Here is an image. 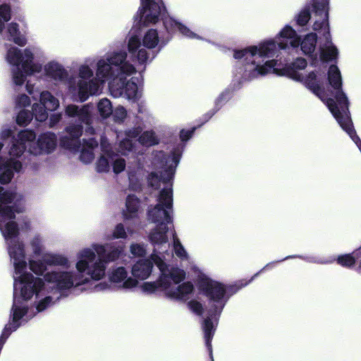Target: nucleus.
Returning <instances> with one entry per match:
<instances>
[{
    "label": "nucleus",
    "mask_w": 361,
    "mask_h": 361,
    "mask_svg": "<svg viewBox=\"0 0 361 361\" xmlns=\"http://www.w3.org/2000/svg\"><path fill=\"white\" fill-rule=\"evenodd\" d=\"M125 50L109 51L95 61L94 71L90 60H86L78 69V80L68 79V72L62 63L51 60L43 66V75L54 83L67 82L68 89L73 98L81 102L90 96L97 95L102 91L105 83L108 84L110 94L114 98H124L135 102L141 97V91L135 78L127 80L136 72V68L127 59Z\"/></svg>",
    "instance_id": "obj_1"
},
{
    "label": "nucleus",
    "mask_w": 361,
    "mask_h": 361,
    "mask_svg": "<svg viewBox=\"0 0 361 361\" xmlns=\"http://www.w3.org/2000/svg\"><path fill=\"white\" fill-rule=\"evenodd\" d=\"M290 50L286 42L267 39L256 45L248 46L233 51L234 59L238 60L234 73V81L241 85L245 82L252 81L271 73L280 76H287L293 80L303 83L321 100H324L317 75L312 71L304 75L300 71L307 66V61L297 58L289 65H284L280 56L281 51Z\"/></svg>",
    "instance_id": "obj_2"
},
{
    "label": "nucleus",
    "mask_w": 361,
    "mask_h": 361,
    "mask_svg": "<svg viewBox=\"0 0 361 361\" xmlns=\"http://www.w3.org/2000/svg\"><path fill=\"white\" fill-rule=\"evenodd\" d=\"M123 252L121 246L112 243H93L76 254L75 269L54 271L45 276L49 282L56 283L59 290L66 292L99 281L105 276L106 264L114 262Z\"/></svg>",
    "instance_id": "obj_3"
},
{
    "label": "nucleus",
    "mask_w": 361,
    "mask_h": 361,
    "mask_svg": "<svg viewBox=\"0 0 361 361\" xmlns=\"http://www.w3.org/2000/svg\"><path fill=\"white\" fill-rule=\"evenodd\" d=\"M184 147V144L178 142L173 147L169 155L162 151L153 154L152 164L156 171L150 173L147 177V183L151 188L161 189V191L157 198V204L149 207L147 210V219L156 226H164L172 224V181Z\"/></svg>",
    "instance_id": "obj_4"
},
{
    "label": "nucleus",
    "mask_w": 361,
    "mask_h": 361,
    "mask_svg": "<svg viewBox=\"0 0 361 361\" xmlns=\"http://www.w3.org/2000/svg\"><path fill=\"white\" fill-rule=\"evenodd\" d=\"M20 200V195L0 186V231L14 267L13 285L17 281H25L27 275H33L27 271L25 245L18 238V227L15 221L16 213L22 212Z\"/></svg>",
    "instance_id": "obj_5"
},
{
    "label": "nucleus",
    "mask_w": 361,
    "mask_h": 361,
    "mask_svg": "<svg viewBox=\"0 0 361 361\" xmlns=\"http://www.w3.org/2000/svg\"><path fill=\"white\" fill-rule=\"evenodd\" d=\"M47 271L44 278L35 277L33 275H27L25 281H17L13 286V302H18L23 306V316L22 324L30 320L32 315L28 314V306L26 301L35 297V306L37 312H42L51 306L54 305L61 296H67L73 289L66 292L59 290L54 282H49L46 280L45 276L50 273Z\"/></svg>",
    "instance_id": "obj_6"
},
{
    "label": "nucleus",
    "mask_w": 361,
    "mask_h": 361,
    "mask_svg": "<svg viewBox=\"0 0 361 361\" xmlns=\"http://www.w3.org/2000/svg\"><path fill=\"white\" fill-rule=\"evenodd\" d=\"M199 287L207 299V312L208 315L203 320L202 329L205 343L212 356L211 341L215 331L214 326L217 324L220 315L231 295L227 293L226 285L214 281L205 275L200 276Z\"/></svg>",
    "instance_id": "obj_7"
},
{
    "label": "nucleus",
    "mask_w": 361,
    "mask_h": 361,
    "mask_svg": "<svg viewBox=\"0 0 361 361\" xmlns=\"http://www.w3.org/2000/svg\"><path fill=\"white\" fill-rule=\"evenodd\" d=\"M328 79L329 84L334 89L333 98H326L322 85V95L324 100H322L336 118L340 126L350 137L352 140L358 145L361 142L360 137L353 126L352 120L349 112V101L346 94L342 90V78L341 72L336 66L332 65L329 68ZM319 84H321L319 82Z\"/></svg>",
    "instance_id": "obj_8"
},
{
    "label": "nucleus",
    "mask_w": 361,
    "mask_h": 361,
    "mask_svg": "<svg viewBox=\"0 0 361 361\" xmlns=\"http://www.w3.org/2000/svg\"><path fill=\"white\" fill-rule=\"evenodd\" d=\"M40 52V49L35 47L20 49L13 45L9 46L5 59L11 66L12 81L15 85L22 86L27 76L41 72V64L34 62L35 55Z\"/></svg>",
    "instance_id": "obj_9"
},
{
    "label": "nucleus",
    "mask_w": 361,
    "mask_h": 361,
    "mask_svg": "<svg viewBox=\"0 0 361 361\" xmlns=\"http://www.w3.org/2000/svg\"><path fill=\"white\" fill-rule=\"evenodd\" d=\"M34 131L24 130L18 133L13 138L9 149V155L20 157L27 149L32 155L38 156L51 153L57 145V138L54 133L47 132L41 134L35 142Z\"/></svg>",
    "instance_id": "obj_10"
},
{
    "label": "nucleus",
    "mask_w": 361,
    "mask_h": 361,
    "mask_svg": "<svg viewBox=\"0 0 361 361\" xmlns=\"http://www.w3.org/2000/svg\"><path fill=\"white\" fill-rule=\"evenodd\" d=\"M313 17L312 28L322 35L325 43L320 47V58L323 61L336 59L338 49L331 42L329 24V0H312Z\"/></svg>",
    "instance_id": "obj_11"
},
{
    "label": "nucleus",
    "mask_w": 361,
    "mask_h": 361,
    "mask_svg": "<svg viewBox=\"0 0 361 361\" xmlns=\"http://www.w3.org/2000/svg\"><path fill=\"white\" fill-rule=\"evenodd\" d=\"M93 105L87 104L82 106L75 104H68L65 109V115L75 120L78 124L70 125L66 128L68 136H65L61 139V145L66 148H75L78 145V138L82 135V126L84 123L87 126V132L93 134L94 130L90 127L92 121V112Z\"/></svg>",
    "instance_id": "obj_12"
},
{
    "label": "nucleus",
    "mask_w": 361,
    "mask_h": 361,
    "mask_svg": "<svg viewBox=\"0 0 361 361\" xmlns=\"http://www.w3.org/2000/svg\"><path fill=\"white\" fill-rule=\"evenodd\" d=\"M185 271L178 267H170L169 273L162 277L165 295L172 300L185 301L194 291V286L187 281L179 284L185 279Z\"/></svg>",
    "instance_id": "obj_13"
},
{
    "label": "nucleus",
    "mask_w": 361,
    "mask_h": 361,
    "mask_svg": "<svg viewBox=\"0 0 361 361\" xmlns=\"http://www.w3.org/2000/svg\"><path fill=\"white\" fill-rule=\"evenodd\" d=\"M165 44L161 41L157 30L149 29L145 33L142 42L137 36L130 37L128 42V50L132 58L142 65L147 63L150 58V52L145 48L149 50L158 47L160 50Z\"/></svg>",
    "instance_id": "obj_14"
},
{
    "label": "nucleus",
    "mask_w": 361,
    "mask_h": 361,
    "mask_svg": "<svg viewBox=\"0 0 361 361\" xmlns=\"http://www.w3.org/2000/svg\"><path fill=\"white\" fill-rule=\"evenodd\" d=\"M276 41L290 39V49L298 50L300 46L301 51L307 56H311L315 51L317 35L316 33L310 32L306 35L302 40L297 34L296 31L290 25H286L274 38Z\"/></svg>",
    "instance_id": "obj_15"
},
{
    "label": "nucleus",
    "mask_w": 361,
    "mask_h": 361,
    "mask_svg": "<svg viewBox=\"0 0 361 361\" xmlns=\"http://www.w3.org/2000/svg\"><path fill=\"white\" fill-rule=\"evenodd\" d=\"M169 230V226H159L158 225L149 233V240L154 246L151 257L154 262L157 259H160L161 262H166V257L168 258L171 257V254L168 252L169 243L167 233Z\"/></svg>",
    "instance_id": "obj_16"
},
{
    "label": "nucleus",
    "mask_w": 361,
    "mask_h": 361,
    "mask_svg": "<svg viewBox=\"0 0 361 361\" xmlns=\"http://www.w3.org/2000/svg\"><path fill=\"white\" fill-rule=\"evenodd\" d=\"M109 280L118 288L132 289L138 285V281L129 276L127 269L119 266L114 267L109 274Z\"/></svg>",
    "instance_id": "obj_17"
},
{
    "label": "nucleus",
    "mask_w": 361,
    "mask_h": 361,
    "mask_svg": "<svg viewBox=\"0 0 361 361\" xmlns=\"http://www.w3.org/2000/svg\"><path fill=\"white\" fill-rule=\"evenodd\" d=\"M127 173L129 181V189L139 192L142 188L143 171L140 164L137 162L129 163L127 166Z\"/></svg>",
    "instance_id": "obj_18"
},
{
    "label": "nucleus",
    "mask_w": 361,
    "mask_h": 361,
    "mask_svg": "<svg viewBox=\"0 0 361 361\" xmlns=\"http://www.w3.org/2000/svg\"><path fill=\"white\" fill-rule=\"evenodd\" d=\"M98 142L94 138L83 139L81 145L78 138V145L75 148H68L72 151H78L80 149V159L85 164L91 163L94 158V149L97 147Z\"/></svg>",
    "instance_id": "obj_19"
},
{
    "label": "nucleus",
    "mask_w": 361,
    "mask_h": 361,
    "mask_svg": "<svg viewBox=\"0 0 361 361\" xmlns=\"http://www.w3.org/2000/svg\"><path fill=\"white\" fill-rule=\"evenodd\" d=\"M154 264H155L151 257L149 259L137 260L131 268L133 278L137 281L148 279L152 272Z\"/></svg>",
    "instance_id": "obj_20"
},
{
    "label": "nucleus",
    "mask_w": 361,
    "mask_h": 361,
    "mask_svg": "<svg viewBox=\"0 0 361 361\" xmlns=\"http://www.w3.org/2000/svg\"><path fill=\"white\" fill-rule=\"evenodd\" d=\"M0 35L4 39L11 41L20 47H24L27 42L26 37L20 30L19 24L14 21L5 25L4 32Z\"/></svg>",
    "instance_id": "obj_21"
},
{
    "label": "nucleus",
    "mask_w": 361,
    "mask_h": 361,
    "mask_svg": "<svg viewBox=\"0 0 361 361\" xmlns=\"http://www.w3.org/2000/svg\"><path fill=\"white\" fill-rule=\"evenodd\" d=\"M154 263L159 268L161 275L157 281L145 282L142 283L141 286L142 291L148 294L153 293L157 290H161L164 293V287L161 284V279L164 274L167 275L169 273L170 267L166 262H161L160 259H157Z\"/></svg>",
    "instance_id": "obj_22"
},
{
    "label": "nucleus",
    "mask_w": 361,
    "mask_h": 361,
    "mask_svg": "<svg viewBox=\"0 0 361 361\" xmlns=\"http://www.w3.org/2000/svg\"><path fill=\"white\" fill-rule=\"evenodd\" d=\"M100 147L103 154L96 161L95 169L98 173H108L111 169L109 158L111 159L113 152L110 149L109 144L106 137H102L101 138Z\"/></svg>",
    "instance_id": "obj_23"
},
{
    "label": "nucleus",
    "mask_w": 361,
    "mask_h": 361,
    "mask_svg": "<svg viewBox=\"0 0 361 361\" xmlns=\"http://www.w3.org/2000/svg\"><path fill=\"white\" fill-rule=\"evenodd\" d=\"M140 209V201L137 196L129 195L126 200L125 207L123 209L122 215L126 221L135 220L138 219Z\"/></svg>",
    "instance_id": "obj_24"
},
{
    "label": "nucleus",
    "mask_w": 361,
    "mask_h": 361,
    "mask_svg": "<svg viewBox=\"0 0 361 361\" xmlns=\"http://www.w3.org/2000/svg\"><path fill=\"white\" fill-rule=\"evenodd\" d=\"M42 255V260L44 264L49 266H59L64 267L63 269H58L53 270L59 271V270H71L72 269H69L70 261L67 257L61 254H56L52 252H47Z\"/></svg>",
    "instance_id": "obj_25"
},
{
    "label": "nucleus",
    "mask_w": 361,
    "mask_h": 361,
    "mask_svg": "<svg viewBox=\"0 0 361 361\" xmlns=\"http://www.w3.org/2000/svg\"><path fill=\"white\" fill-rule=\"evenodd\" d=\"M337 262L341 266L348 268L357 264L359 265V269L361 272V247L350 254L339 255L337 258Z\"/></svg>",
    "instance_id": "obj_26"
},
{
    "label": "nucleus",
    "mask_w": 361,
    "mask_h": 361,
    "mask_svg": "<svg viewBox=\"0 0 361 361\" xmlns=\"http://www.w3.org/2000/svg\"><path fill=\"white\" fill-rule=\"evenodd\" d=\"M39 102H41L48 111H54L59 106V101L49 91L44 90L40 93Z\"/></svg>",
    "instance_id": "obj_27"
},
{
    "label": "nucleus",
    "mask_w": 361,
    "mask_h": 361,
    "mask_svg": "<svg viewBox=\"0 0 361 361\" xmlns=\"http://www.w3.org/2000/svg\"><path fill=\"white\" fill-rule=\"evenodd\" d=\"M12 18V8L8 3L0 4V35H2L5 29L6 23Z\"/></svg>",
    "instance_id": "obj_28"
},
{
    "label": "nucleus",
    "mask_w": 361,
    "mask_h": 361,
    "mask_svg": "<svg viewBox=\"0 0 361 361\" xmlns=\"http://www.w3.org/2000/svg\"><path fill=\"white\" fill-rule=\"evenodd\" d=\"M29 245L35 256H41L44 250V240L41 235L35 234L30 238Z\"/></svg>",
    "instance_id": "obj_29"
},
{
    "label": "nucleus",
    "mask_w": 361,
    "mask_h": 361,
    "mask_svg": "<svg viewBox=\"0 0 361 361\" xmlns=\"http://www.w3.org/2000/svg\"><path fill=\"white\" fill-rule=\"evenodd\" d=\"M97 111L100 116L106 119L113 114V106L111 101L107 98H102L97 102Z\"/></svg>",
    "instance_id": "obj_30"
},
{
    "label": "nucleus",
    "mask_w": 361,
    "mask_h": 361,
    "mask_svg": "<svg viewBox=\"0 0 361 361\" xmlns=\"http://www.w3.org/2000/svg\"><path fill=\"white\" fill-rule=\"evenodd\" d=\"M138 141L142 145L150 147L159 144V139L153 130H146L140 135Z\"/></svg>",
    "instance_id": "obj_31"
},
{
    "label": "nucleus",
    "mask_w": 361,
    "mask_h": 361,
    "mask_svg": "<svg viewBox=\"0 0 361 361\" xmlns=\"http://www.w3.org/2000/svg\"><path fill=\"white\" fill-rule=\"evenodd\" d=\"M46 107L41 103H34L32 106V114L37 121L43 122L48 118Z\"/></svg>",
    "instance_id": "obj_32"
},
{
    "label": "nucleus",
    "mask_w": 361,
    "mask_h": 361,
    "mask_svg": "<svg viewBox=\"0 0 361 361\" xmlns=\"http://www.w3.org/2000/svg\"><path fill=\"white\" fill-rule=\"evenodd\" d=\"M134 149V142L129 138H123L119 140L117 151L123 156H127Z\"/></svg>",
    "instance_id": "obj_33"
},
{
    "label": "nucleus",
    "mask_w": 361,
    "mask_h": 361,
    "mask_svg": "<svg viewBox=\"0 0 361 361\" xmlns=\"http://www.w3.org/2000/svg\"><path fill=\"white\" fill-rule=\"evenodd\" d=\"M172 235L173 238V251L176 255L181 260H188V255L184 247L182 245L180 240L176 236L174 232H173Z\"/></svg>",
    "instance_id": "obj_34"
},
{
    "label": "nucleus",
    "mask_w": 361,
    "mask_h": 361,
    "mask_svg": "<svg viewBox=\"0 0 361 361\" xmlns=\"http://www.w3.org/2000/svg\"><path fill=\"white\" fill-rule=\"evenodd\" d=\"M296 23L299 26H305L311 20V13L309 6L303 8L295 17Z\"/></svg>",
    "instance_id": "obj_35"
},
{
    "label": "nucleus",
    "mask_w": 361,
    "mask_h": 361,
    "mask_svg": "<svg viewBox=\"0 0 361 361\" xmlns=\"http://www.w3.org/2000/svg\"><path fill=\"white\" fill-rule=\"evenodd\" d=\"M29 267L30 270L36 275H43L44 276L46 274L45 271H47V266L43 260L30 259L29 261Z\"/></svg>",
    "instance_id": "obj_36"
},
{
    "label": "nucleus",
    "mask_w": 361,
    "mask_h": 361,
    "mask_svg": "<svg viewBox=\"0 0 361 361\" xmlns=\"http://www.w3.org/2000/svg\"><path fill=\"white\" fill-rule=\"evenodd\" d=\"M33 118V114L31 111L22 109L20 110L17 116H16V122L20 126H27L30 123Z\"/></svg>",
    "instance_id": "obj_37"
},
{
    "label": "nucleus",
    "mask_w": 361,
    "mask_h": 361,
    "mask_svg": "<svg viewBox=\"0 0 361 361\" xmlns=\"http://www.w3.org/2000/svg\"><path fill=\"white\" fill-rule=\"evenodd\" d=\"M112 161V169L113 171L115 174H119L121 172L124 171L126 167V161L123 158L117 157L116 159H113L111 157Z\"/></svg>",
    "instance_id": "obj_38"
},
{
    "label": "nucleus",
    "mask_w": 361,
    "mask_h": 361,
    "mask_svg": "<svg viewBox=\"0 0 361 361\" xmlns=\"http://www.w3.org/2000/svg\"><path fill=\"white\" fill-rule=\"evenodd\" d=\"M231 97V93H230V91L229 90H225L216 99L215 101V106L216 107V109L210 113L209 114V116L208 117L207 119L210 118L214 114L216 111H217L220 107L221 106V105L223 104H224Z\"/></svg>",
    "instance_id": "obj_39"
},
{
    "label": "nucleus",
    "mask_w": 361,
    "mask_h": 361,
    "mask_svg": "<svg viewBox=\"0 0 361 361\" xmlns=\"http://www.w3.org/2000/svg\"><path fill=\"white\" fill-rule=\"evenodd\" d=\"M130 252L134 257H143L146 255L145 245L141 243H132L130 246Z\"/></svg>",
    "instance_id": "obj_40"
},
{
    "label": "nucleus",
    "mask_w": 361,
    "mask_h": 361,
    "mask_svg": "<svg viewBox=\"0 0 361 361\" xmlns=\"http://www.w3.org/2000/svg\"><path fill=\"white\" fill-rule=\"evenodd\" d=\"M114 120L116 123H123L127 116V111L123 106H118L113 110Z\"/></svg>",
    "instance_id": "obj_41"
},
{
    "label": "nucleus",
    "mask_w": 361,
    "mask_h": 361,
    "mask_svg": "<svg viewBox=\"0 0 361 361\" xmlns=\"http://www.w3.org/2000/svg\"><path fill=\"white\" fill-rule=\"evenodd\" d=\"M128 237V232L126 231L125 226L123 224H118L113 232H112V238L114 239H126Z\"/></svg>",
    "instance_id": "obj_42"
},
{
    "label": "nucleus",
    "mask_w": 361,
    "mask_h": 361,
    "mask_svg": "<svg viewBox=\"0 0 361 361\" xmlns=\"http://www.w3.org/2000/svg\"><path fill=\"white\" fill-rule=\"evenodd\" d=\"M16 108H25L29 106L31 104L30 97L25 94H20L15 99Z\"/></svg>",
    "instance_id": "obj_43"
},
{
    "label": "nucleus",
    "mask_w": 361,
    "mask_h": 361,
    "mask_svg": "<svg viewBox=\"0 0 361 361\" xmlns=\"http://www.w3.org/2000/svg\"><path fill=\"white\" fill-rule=\"evenodd\" d=\"M138 114H141V116H138L137 118L141 121L146 119V121H148L149 123L154 122V117L152 116L150 111L146 109L145 106L140 105L138 106Z\"/></svg>",
    "instance_id": "obj_44"
},
{
    "label": "nucleus",
    "mask_w": 361,
    "mask_h": 361,
    "mask_svg": "<svg viewBox=\"0 0 361 361\" xmlns=\"http://www.w3.org/2000/svg\"><path fill=\"white\" fill-rule=\"evenodd\" d=\"M140 8H165L161 0H141Z\"/></svg>",
    "instance_id": "obj_45"
},
{
    "label": "nucleus",
    "mask_w": 361,
    "mask_h": 361,
    "mask_svg": "<svg viewBox=\"0 0 361 361\" xmlns=\"http://www.w3.org/2000/svg\"><path fill=\"white\" fill-rule=\"evenodd\" d=\"M188 305L192 312L195 313L196 314H197L199 316L202 314L203 307H202V305L200 302H198L197 300H190L188 303Z\"/></svg>",
    "instance_id": "obj_46"
},
{
    "label": "nucleus",
    "mask_w": 361,
    "mask_h": 361,
    "mask_svg": "<svg viewBox=\"0 0 361 361\" xmlns=\"http://www.w3.org/2000/svg\"><path fill=\"white\" fill-rule=\"evenodd\" d=\"M195 130V128H192L188 130H182L180 133V137L181 141L185 142L188 141L192 135Z\"/></svg>",
    "instance_id": "obj_47"
},
{
    "label": "nucleus",
    "mask_w": 361,
    "mask_h": 361,
    "mask_svg": "<svg viewBox=\"0 0 361 361\" xmlns=\"http://www.w3.org/2000/svg\"><path fill=\"white\" fill-rule=\"evenodd\" d=\"M62 118L61 114H54L49 118V126L51 128L54 127L56 124H57Z\"/></svg>",
    "instance_id": "obj_48"
},
{
    "label": "nucleus",
    "mask_w": 361,
    "mask_h": 361,
    "mask_svg": "<svg viewBox=\"0 0 361 361\" xmlns=\"http://www.w3.org/2000/svg\"><path fill=\"white\" fill-rule=\"evenodd\" d=\"M13 134V131L11 128H3L0 132V138L2 140H6L10 137Z\"/></svg>",
    "instance_id": "obj_49"
},
{
    "label": "nucleus",
    "mask_w": 361,
    "mask_h": 361,
    "mask_svg": "<svg viewBox=\"0 0 361 361\" xmlns=\"http://www.w3.org/2000/svg\"><path fill=\"white\" fill-rule=\"evenodd\" d=\"M140 130L137 129H130L126 132V137L132 140L133 138H135L140 134Z\"/></svg>",
    "instance_id": "obj_50"
},
{
    "label": "nucleus",
    "mask_w": 361,
    "mask_h": 361,
    "mask_svg": "<svg viewBox=\"0 0 361 361\" xmlns=\"http://www.w3.org/2000/svg\"><path fill=\"white\" fill-rule=\"evenodd\" d=\"M109 287V284L106 282L97 283L94 286V290L95 292L103 291L108 289Z\"/></svg>",
    "instance_id": "obj_51"
},
{
    "label": "nucleus",
    "mask_w": 361,
    "mask_h": 361,
    "mask_svg": "<svg viewBox=\"0 0 361 361\" xmlns=\"http://www.w3.org/2000/svg\"><path fill=\"white\" fill-rule=\"evenodd\" d=\"M25 88L30 95L33 94V86L30 85L28 82L26 83Z\"/></svg>",
    "instance_id": "obj_52"
},
{
    "label": "nucleus",
    "mask_w": 361,
    "mask_h": 361,
    "mask_svg": "<svg viewBox=\"0 0 361 361\" xmlns=\"http://www.w3.org/2000/svg\"><path fill=\"white\" fill-rule=\"evenodd\" d=\"M275 263H276V262H272V263H270V264H267V265H266V266H265V267L262 269V270H264V269H267L269 266L273 265V264H274Z\"/></svg>",
    "instance_id": "obj_53"
},
{
    "label": "nucleus",
    "mask_w": 361,
    "mask_h": 361,
    "mask_svg": "<svg viewBox=\"0 0 361 361\" xmlns=\"http://www.w3.org/2000/svg\"><path fill=\"white\" fill-rule=\"evenodd\" d=\"M29 225H30V221H26L25 222V228H26L27 229H28V228H29Z\"/></svg>",
    "instance_id": "obj_54"
},
{
    "label": "nucleus",
    "mask_w": 361,
    "mask_h": 361,
    "mask_svg": "<svg viewBox=\"0 0 361 361\" xmlns=\"http://www.w3.org/2000/svg\"><path fill=\"white\" fill-rule=\"evenodd\" d=\"M357 147H358V149H360V151L361 152V142L359 143L358 145H357Z\"/></svg>",
    "instance_id": "obj_55"
},
{
    "label": "nucleus",
    "mask_w": 361,
    "mask_h": 361,
    "mask_svg": "<svg viewBox=\"0 0 361 361\" xmlns=\"http://www.w3.org/2000/svg\"><path fill=\"white\" fill-rule=\"evenodd\" d=\"M292 257H293V256H288L286 258H284L283 259H282L281 261H283V260H285L286 259H289V258H292Z\"/></svg>",
    "instance_id": "obj_56"
},
{
    "label": "nucleus",
    "mask_w": 361,
    "mask_h": 361,
    "mask_svg": "<svg viewBox=\"0 0 361 361\" xmlns=\"http://www.w3.org/2000/svg\"><path fill=\"white\" fill-rule=\"evenodd\" d=\"M128 232L129 233H133V231L131 229H130V228H128Z\"/></svg>",
    "instance_id": "obj_57"
},
{
    "label": "nucleus",
    "mask_w": 361,
    "mask_h": 361,
    "mask_svg": "<svg viewBox=\"0 0 361 361\" xmlns=\"http://www.w3.org/2000/svg\"><path fill=\"white\" fill-rule=\"evenodd\" d=\"M258 274H259V273L255 274L253 276V277L251 279V280H252V279H253L255 276H257Z\"/></svg>",
    "instance_id": "obj_58"
},
{
    "label": "nucleus",
    "mask_w": 361,
    "mask_h": 361,
    "mask_svg": "<svg viewBox=\"0 0 361 361\" xmlns=\"http://www.w3.org/2000/svg\"><path fill=\"white\" fill-rule=\"evenodd\" d=\"M10 45H11V44H9V45L8 46V44H5V46H6V47H7V49L9 47V46H10Z\"/></svg>",
    "instance_id": "obj_59"
},
{
    "label": "nucleus",
    "mask_w": 361,
    "mask_h": 361,
    "mask_svg": "<svg viewBox=\"0 0 361 361\" xmlns=\"http://www.w3.org/2000/svg\"><path fill=\"white\" fill-rule=\"evenodd\" d=\"M10 45H11V44H9V45L8 46V44H5V46H6V47H7V49L9 47V46H10Z\"/></svg>",
    "instance_id": "obj_60"
}]
</instances>
